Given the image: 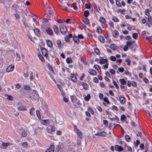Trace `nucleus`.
<instances>
[{
	"label": "nucleus",
	"mask_w": 152,
	"mask_h": 152,
	"mask_svg": "<svg viewBox=\"0 0 152 152\" xmlns=\"http://www.w3.org/2000/svg\"><path fill=\"white\" fill-rule=\"evenodd\" d=\"M88 110L89 112H91V114H93L94 113L93 110L91 107H88Z\"/></svg>",
	"instance_id": "nucleus-49"
},
{
	"label": "nucleus",
	"mask_w": 152,
	"mask_h": 152,
	"mask_svg": "<svg viewBox=\"0 0 152 152\" xmlns=\"http://www.w3.org/2000/svg\"><path fill=\"white\" fill-rule=\"evenodd\" d=\"M47 33L50 36L53 34V31L50 28H48L46 29Z\"/></svg>",
	"instance_id": "nucleus-13"
},
{
	"label": "nucleus",
	"mask_w": 152,
	"mask_h": 152,
	"mask_svg": "<svg viewBox=\"0 0 152 152\" xmlns=\"http://www.w3.org/2000/svg\"><path fill=\"white\" fill-rule=\"evenodd\" d=\"M6 96H7V99L9 100L12 101L13 100V97L11 96L8 95H5Z\"/></svg>",
	"instance_id": "nucleus-41"
},
{
	"label": "nucleus",
	"mask_w": 152,
	"mask_h": 152,
	"mask_svg": "<svg viewBox=\"0 0 152 152\" xmlns=\"http://www.w3.org/2000/svg\"><path fill=\"white\" fill-rule=\"evenodd\" d=\"M83 87V88L86 90L88 89L89 86L86 83H84L82 84Z\"/></svg>",
	"instance_id": "nucleus-25"
},
{
	"label": "nucleus",
	"mask_w": 152,
	"mask_h": 152,
	"mask_svg": "<svg viewBox=\"0 0 152 152\" xmlns=\"http://www.w3.org/2000/svg\"><path fill=\"white\" fill-rule=\"evenodd\" d=\"M35 110V108L33 107L30 110V114L31 115H34V111Z\"/></svg>",
	"instance_id": "nucleus-36"
},
{
	"label": "nucleus",
	"mask_w": 152,
	"mask_h": 152,
	"mask_svg": "<svg viewBox=\"0 0 152 152\" xmlns=\"http://www.w3.org/2000/svg\"><path fill=\"white\" fill-rule=\"evenodd\" d=\"M118 71L120 72H123L124 71V69L122 67H119L118 68Z\"/></svg>",
	"instance_id": "nucleus-51"
},
{
	"label": "nucleus",
	"mask_w": 152,
	"mask_h": 152,
	"mask_svg": "<svg viewBox=\"0 0 152 152\" xmlns=\"http://www.w3.org/2000/svg\"><path fill=\"white\" fill-rule=\"evenodd\" d=\"M107 60L106 59L102 58L99 60V62L101 64H104L107 62Z\"/></svg>",
	"instance_id": "nucleus-19"
},
{
	"label": "nucleus",
	"mask_w": 152,
	"mask_h": 152,
	"mask_svg": "<svg viewBox=\"0 0 152 152\" xmlns=\"http://www.w3.org/2000/svg\"><path fill=\"white\" fill-rule=\"evenodd\" d=\"M89 15V12L88 10H86L84 11V15L86 17H87Z\"/></svg>",
	"instance_id": "nucleus-39"
},
{
	"label": "nucleus",
	"mask_w": 152,
	"mask_h": 152,
	"mask_svg": "<svg viewBox=\"0 0 152 152\" xmlns=\"http://www.w3.org/2000/svg\"><path fill=\"white\" fill-rule=\"evenodd\" d=\"M66 61L68 64H69L72 63V61L71 58H67L66 59Z\"/></svg>",
	"instance_id": "nucleus-34"
},
{
	"label": "nucleus",
	"mask_w": 152,
	"mask_h": 152,
	"mask_svg": "<svg viewBox=\"0 0 152 152\" xmlns=\"http://www.w3.org/2000/svg\"><path fill=\"white\" fill-rule=\"evenodd\" d=\"M121 84L122 85H124L126 83V81L124 79L121 78L119 80Z\"/></svg>",
	"instance_id": "nucleus-27"
},
{
	"label": "nucleus",
	"mask_w": 152,
	"mask_h": 152,
	"mask_svg": "<svg viewBox=\"0 0 152 152\" xmlns=\"http://www.w3.org/2000/svg\"><path fill=\"white\" fill-rule=\"evenodd\" d=\"M112 20L114 21L115 22H117L118 21V19L115 17H113L112 18Z\"/></svg>",
	"instance_id": "nucleus-61"
},
{
	"label": "nucleus",
	"mask_w": 152,
	"mask_h": 152,
	"mask_svg": "<svg viewBox=\"0 0 152 152\" xmlns=\"http://www.w3.org/2000/svg\"><path fill=\"white\" fill-rule=\"evenodd\" d=\"M88 73L90 75H96L97 74L96 71L94 69H89Z\"/></svg>",
	"instance_id": "nucleus-12"
},
{
	"label": "nucleus",
	"mask_w": 152,
	"mask_h": 152,
	"mask_svg": "<svg viewBox=\"0 0 152 152\" xmlns=\"http://www.w3.org/2000/svg\"><path fill=\"white\" fill-rule=\"evenodd\" d=\"M109 64L108 63H106V64L103 65V68L105 70L108 68V65Z\"/></svg>",
	"instance_id": "nucleus-45"
},
{
	"label": "nucleus",
	"mask_w": 152,
	"mask_h": 152,
	"mask_svg": "<svg viewBox=\"0 0 152 152\" xmlns=\"http://www.w3.org/2000/svg\"><path fill=\"white\" fill-rule=\"evenodd\" d=\"M94 51L95 53L97 55L99 54L100 53L99 50L97 48H96L94 49Z\"/></svg>",
	"instance_id": "nucleus-47"
},
{
	"label": "nucleus",
	"mask_w": 152,
	"mask_h": 152,
	"mask_svg": "<svg viewBox=\"0 0 152 152\" xmlns=\"http://www.w3.org/2000/svg\"><path fill=\"white\" fill-rule=\"evenodd\" d=\"M132 37L135 39H136L138 37V34L136 33H134L133 34Z\"/></svg>",
	"instance_id": "nucleus-50"
},
{
	"label": "nucleus",
	"mask_w": 152,
	"mask_h": 152,
	"mask_svg": "<svg viewBox=\"0 0 152 152\" xmlns=\"http://www.w3.org/2000/svg\"><path fill=\"white\" fill-rule=\"evenodd\" d=\"M114 148L116 151H123L124 150L123 148L121 146L118 145H115L114 146Z\"/></svg>",
	"instance_id": "nucleus-6"
},
{
	"label": "nucleus",
	"mask_w": 152,
	"mask_h": 152,
	"mask_svg": "<svg viewBox=\"0 0 152 152\" xmlns=\"http://www.w3.org/2000/svg\"><path fill=\"white\" fill-rule=\"evenodd\" d=\"M53 29L54 32L57 34H58V28L56 25H54L53 26Z\"/></svg>",
	"instance_id": "nucleus-14"
},
{
	"label": "nucleus",
	"mask_w": 152,
	"mask_h": 152,
	"mask_svg": "<svg viewBox=\"0 0 152 152\" xmlns=\"http://www.w3.org/2000/svg\"><path fill=\"white\" fill-rule=\"evenodd\" d=\"M67 5L69 7L73 8L74 10H76L77 9V6L74 4H70L69 3H67Z\"/></svg>",
	"instance_id": "nucleus-15"
},
{
	"label": "nucleus",
	"mask_w": 152,
	"mask_h": 152,
	"mask_svg": "<svg viewBox=\"0 0 152 152\" xmlns=\"http://www.w3.org/2000/svg\"><path fill=\"white\" fill-rule=\"evenodd\" d=\"M24 88L26 90H30L31 89L30 86L28 85H25L24 86Z\"/></svg>",
	"instance_id": "nucleus-46"
},
{
	"label": "nucleus",
	"mask_w": 152,
	"mask_h": 152,
	"mask_svg": "<svg viewBox=\"0 0 152 152\" xmlns=\"http://www.w3.org/2000/svg\"><path fill=\"white\" fill-rule=\"evenodd\" d=\"M60 29L61 33L63 35L65 34L67 31L66 27L64 25H61L60 26Z\"/></svg>",
	"instance_id": "nucleus-1"
},
{
	"label": "nucleus",
	"mask_w": 152,
	"mask_h": 152,
	"mask_svg": "<svg viewBox=\"0 0 152 152\" xmlns=\"http://www.w3.org/2000/svg\"><path fill=\"white\" fill-rule=\"evenodd\" d=\"M94 68L97 70H99L100 69V67L97 65H95L94 66Z\"/></svg>",
	"instance_id": "nucleus-57"
},
{
	"label": "nucleus",
	"mask_w": 152,
	"mask_h": 152,
	"mask_svg": "<svg viewBox=\"0 0 152 152\" xmlns=\"http://www.w3.org/2000/svg\"><path fill=\"white\" fill-rule=\"evenodd\" d=\"M48 68H49V70L50 71H51L53 73H54V71L53 70V67H52V66L50 64H48Z\"/></svg>",
	"instance_id": "nucleus-33"
},
{
	"label": "nucleus",
	"mask_w": 152,
	"mask_h": 152,
	"mask_svg": "<svg viewBox=\"0 0 152 152\" xmlns=\"http://www.w3.org/2000/svg\"><path fill=\"white\" fill-rule=\"evenodd\" d=\"M126 116L124 115H122L121 116V121H126Z\"/></svg>",
	"instance_id": "nucleus-38"
},
{
	"label": "nucleus",
	"mask_w": 152,
	"mask_h": 152,
	"mask_svg": "<svg viewBox=\"0 0 152 152\" xmlns=\"http://www.w3.org/2000/svg\"><path fill=\"white\" fill-rule=\"evenodd\" d=\"M91 96L90 94H88L85 97L84 99L86 101H88L91 98Z\"/></svg>",
	"instance_id": "nucleus-31"
},
{
	"label": "nucleus",
	"mask_w": 152,
	"mask_h": 152,
	"mask_svg": "<svg viewBox=\"0 0 152 152\" xmlns=\"http://www.w3.org/2000/svg\"><path fill=\"white\" fill-rule=\"evenodd\" d=\"M110 73L112 75L115 74V71L113 69H111L110 70Z\"/></svg>",
	"instance_id": "nucleus-64"
},
{
	"label": "nucleus",
	"mask_w": 152,
	"mask_h": 152,
	"mask_svg": "<svg viewBox=\"0 0 152 152\" xmlns=\"http://www.w3.org/2000/svg\"><path fill=\"white\" fill-rule=\"evenodd\" d=\"M76 132L78 134V135L79 136V137H80V138H81L83 137L82 133L79 130H78Z\"/></svg>",
	"instance_id": "nucleus-32"
},
{
	"label": "nucleus",
	"mask_w": 152,
	"mask_h": 152,
	"mask_svg": "<svg viewBox=\"0 0 152 152\" xmlns=\"http://www.w3.org/2000/svg\"><path fill=\"white\" fill-rule=\"evenodd\" d=\"M119 100L120 103L122 104H125V97L122 95L119 96Z\"/></svg>",
	"instance_id": "nucleus-5"
},
{
	"label": "nucleus",
	"mask_w": 152,
	"mask_h": 152,
	"mask_svg": "<svg viewBox=\"0 0 152 152\" xmlns=\"http://www.w3.org/2000/svg\"><path fill=\"white\" fill-rule=\"evenodd\" d=\"M18 132L23 137H26L27 135V132L25 131V130L23 129H19L18 131Z\"/></svg>",
	"instance_id": "nucleus-3"
},
{
	"label": "nucleus",
	"mask_w": 152,
	"mask_h": 152,
	"mask_svg": "<svg viewBox=\"0 0 152 152\" xmlns=\"http://www.w3.org/2000/svg\"><path fill=\"white\" fill-rule=\"evenodd\" d=\"M108 118L111 121H118L119 119L116 116H115V117L114 118H110L109 116H108Z\"/></svg>",
	"instance_id": "nucleus-24"
},
{
	"label": "nucleus",
	"mask_w": 152,
	"mask_h": 152,
	"mask_svg": "<svg viewBox=\"0 0 152 152\" xmlns=\"http://www.w3.org/2000/svg\"><path fill=\"white\" fill-rule=\"evenodd\" d=\"M125 140L127 142H129L131 140L130 137L127 135H126L125 136Z\"/></svg>",
	"instance_id": "nucleus-37"
},
{
	"label": "nucleus",
	"mask_w": 152,
	"mask_h": 152,
	"mask_svg": "<svg viewBox=\"0 0 152 152\" xmlns=\"http://www.w3.org/2000/svg\"><path fill=\"white\" fill-rule=\"evenodd\" d=\"M127 29L129 31H131L132 29L134 30V27L128 26Z\"/></svg>",
	"instance_id": "nucleus-62"
},
{
	"label": "nucleus",
	"mask_w": 152,
	"mask_h": 152,
	"mask_svg": "<svg viewBox=\"0 0 152 152\" xmlns=\"http://www.w3.org/2000/svg\"><path fill=\"white\" fill-rule=\"evenodd\" d=\"M2 143L1 146V148L3 149H6V147L10 145V144L8 142H4L3 141L2 142Z\"/></svg>",
	"instance_id": "nucleus-7"
},
{
	"label": "nucleus",
	"mask_w": 152,
	"mask_h": 152,
	"mask_svg": "<svg viewBox=\"0 0 152 152\" xmlns=\"http://www.w3.org/2000/svg\"><path fill=\"white\" fill-rule=\"evenodd\" d=\"M71 97L72 102H75L76 101V97L73 96H71Z\"/></svg>",
	"instance_id": "nucleus-35"
},
{
	"label": "nucleus",
	"mask_w": 152,
	"mask_h": 152,
	"mask_svg": "<svg viewBox=\"0 0 152 152\" xmlns=\"http://www.w3.org/2000/svg\"><path fill=\"white\" fill-rule=\"evenodd\" d=\"M132 85L133 86L135 87H136L137 86V83L135 82L132 81Z\"/></svg>",
	"instance_id": "nucleus-55"
},
{
	"label": "nucleus",
	"mask_w": 152,
	"mask_h": 152,
	"mask_svg": "<svg viewBox=\"0 0 152 152\" xmlns=\"http://www.w3.org/2000/svg\"><path fill=\"white\" fill-rule=\"evenodd\" d=\"M110 59L112 61H115L116 60V58L115 56H111L110 57Z\"/></svg>",
	"instance_id": "nucleus-53"
},
{
	"label": "nucleus",
	"mask_w": 152,
	"mask_h": 152,
	"mask_svg": "<svg viewBox=\"0 0 152 152\" xmlns=\"http://www.w3.org/2000/svg\"><path fill=\"white\" fill-rule=\"evenodd\" d=\"M39 58L42 61V62H45V59L43 57V56L42 55H39Z\"/></svg>",
	"instance_id": "nucleus-44"
},
{
	"label": "nucleus",
	"mask_w": 152,
	"mask_h": 152,
	"mask_svg": "<svg viewBox=\"0 0 152 152\" xmlns=\"http://www.w3.org/2000/svg\"><path fill=\"white\" fill-rule=\"evenodd\" d=\"M148 20L149 22L151 23L152 21V17L150 15H148Z\"/></svg>",
	"instance_id": "nucleus-52"
},
{
	"label": "nucleus",
	"mask_w": 152,
	"mask_h": 152,
	"mask_svg": "<svg viewBox=\"0 0 152 152\" xmlns=\"http://www.w3.org/2000/svg\"><path fill=\"white\" fill-rule=\"evenodd\" d=\"M83 22L86 25H88L89 23V20L86 18H84L83 20Z\"/></svg>",
	"instance_id": "nucleus-20"
},
{
	"label": "nucleus",
	"mask_w": 152,
	"mask_h": 152,
	"mask_svg": "<svg viewBox=\"0 0 152 152\" xmlns=\"http://www.w3.org/2000/svg\"><path fill=\"white\" fill-rule=\"evenodd\" d=\"M14 66L13 65H10L6 69V71L7 72H10L12 71L14 69Z\"/></svg>",
	"instance_id": "nucleus-8"
},
{
	"label": "nucleus",
	"mask_w": 152,
	"mask_h": 152,
	"mask_svg": "<svg viewBox=\"0 0 152 152\" xmlns=\"http://www.w3.org/2000/svg\"><path fill=\"white\" fill-rule=\"evenodd\" d=\"M56 42L58 47L60 48L61 47V41L60 39H58L57 40Z\"/></svg>",
	"instance_id": "nucleus-42"
},
{
	"label": "nucleus",
	"mask_w": 152,
	"mask_h": 152,
	"mask_svg": "<svg viewBox=\"0 0 152 152\" xmlns=\"http://www.w3.org/2000/svg\"><path fill=\"white\" fill-rule=\"evenodd\" d=\"M134 42L135 41L132 42L129 41H127L126 42V46L128 47H130L132 45V43Z\"/></svg>",
	"instance_id": "nucleus-22"
},
{
	"label": "nucleus",
	"mask_w": 152,
	"mask_h": 152,
	"mask_svg": "<svg viewBox=\"0 0 152 152\" xmlns=\"http://www.w3.org/2000/svg\"><path fill=\"white\" fill-rule=\"evenodd\" d=\"M93 7L94 9L95 10H96V11H97L98 12H99V11L98 10L97 6L95 3H94L93 4Z\"/></svg>",
	"instance_id": "nucleus-56"
},
{
	"label": "nucleus",
	"mask_w": 152,
	"mask_h": 152,
	"mask_svg": "<svg viewBox=\"0 0 152 152\" xmlns=\"http://www.w3.org/2000/svg\"><path fill=\"white\" fill-rule=\"evenodd\" d=\"M47 44L48 46L50 48L53 46V44L52 42L49 39L46 40Z\"/></svg>",
	"instance_id": "nucleus-18"
},
{
	"label": "nucleus",
	"mask_w": 152,
	"mask_h": 152,
	"mask_svg": "<svg viewBox=\"0 0 152 152\" xmlns=\"http://www.w3.org/2000/svg\"><path fill=\"white\" fill-rule=\"evenodd\" d=\"M34 96L36 97V98L35 99L37 100H39V96L38 94L35 93V95H34Z\"/></svg>",
	"instance_id": "nucleus-59"
},
{
	"label": "nucleus",
	"mask_w": 152,
	"mask_h": 152,
	"mask_svg": "<svg viewBox=\"0 0 152 152\" xmlns=\"http://www.w3.org/2000/svg\"><path fill=\"white\" fill-rule=\"evenodd\" d=\"M99 20L101 23L104 24L106 23V20L103 17H100Z\"/></svg>",
	"instance_id": "nucleus-28"
},
{
	"label": "nucleus",
	"mask_w": 152,
	"mask_h": 152,
	"mask_svg": "<svg viewBox=\"0 0 152 152\" xmlns=\"http://www.w3.org/2000/svg\"><path fill=\"white\" fill-rule=\"evenodd\" d=\"M98 39L99 41L102 43H103L104 42V39L103 37L102 36H99L98 37Z\"/></svg>",
	"instance_id": "nucleus-30"
},
{
	"label": "nucleus",
	"mask_w": 152,
	"mask_h": 152,
	"mask_svg": "<svg viewBox=\"0 0 152 152\" xmlns=\"http://www.w3.org/2000/svg\"><path fill=\"white\" fill-rule=\"evenodd\" d=\"M113 36L115 38H116L118 36V32L117 30H115L114 33L113 34Z\"/></svg>",
	"instance_id": "nucleus-23"
},
{
	"label": "nucleus",
	"mask_w": 152,
	"mask_h": 152,
	"mask_svg": "<svg viewBox=\"0 0 152 152\" xmlns=\"http://www.w3.org/2000/svg\"><path fill=\"white\" fill-rule=\"evenodd\" d=\"M113 83L114 85L115 86V88L117 89H118L119 88V87L118 85L117 84L116 82L115 81H113Z\"/></svg>",
	"instance_id": "nucleus-54"
},
{
	"label": "nucleus",
	"mask_w": 152,
	"mask_h": 152,
	"mask_svg": "<svg viewBox=\"0 0 152 152\" xmlns=\"http://www.w3.org/2000/svg\"><path fill=\"white\" fill-rule=\"evenodd\" d=\"M18 109L20 111L27 110V109L25 108V107L23 106H19L18 107Z\"/></svg>",
	"instance_id": "nucleus-26"
},
{
	"label": "nucleus",
	"mask_w": 152,
	"mask_h": 152,
	"mask_svg": "<svg viewBox=\"0 0 152 152\" xmlns=\"http://www.w3.org/2000/svg\"><path fill=\"white\" fill-rule=\"evenodd\" d=\"M55 130V128L52 125H49L47 128L46 131L48 133H51L52 132H54Z\"/></svg>",
	"instance_id": "nucleus-2"
},
{
	"label": "nucleus",
	"mask_w": 152,
	"mask_h": 152,
	"mask_svg": "<svg viewBox=\"0 0 152 152\" xmlns=\"http://www.w3.org/2000/svg\"><path fill=\"white\" fill-rule=\"evenodd\" d=\"M70 77L71 80L74 83L76 82L77 81V78L76 75L74 74H71Z\"/></svg>",
	"instance_id": "nucleus-4"
},
{
	"label": "nucleus",
	"mask_w": 152,
	"mask_h": 152,
	"mask_svg": "<svg viewBox=\"0 0 152 152\" xmlns=\"http://www.w3.org/2000/svg\"><path fill=\"white\" fill-rule=\"evenodd\" d=\"M116 5L118 7H121V5L120 4V2H119V1H118V0L116 1Z\"/></svg>",
	"instance_id": "nucleus-58"
},
{
	"label": "nucleus",
	"mask_w": 152,
	"mask_h": 152,
	"mask_svg": "<svg viewBox=\"0 0 152 152\" xmlns=\"http://www.w3.org/2000/svg\"><path fill=\"white\" fill-rule=\"evenodd\" d=\"M103 101L105 102H106L107 104H110V102L107 99V97H105L103 99Z\"/></svg>",
	"instance_id": "nucleus-43"
},
{
	"label": "nucleus",
	"mask_w": 152,
	"mask_h": 152,
	"mask_svg": "<svg viewBox=\"0 0 152 152\" xmlns=\"http://www.w3.org/2000/svg\"><path fill=\"white\" fill-rule=\"evenodd\" d=\"M36 114L38 118L39 119H40L41 118V115L40 113V112L39 110H38L36 111Z\"/></svg>",
	"instance_id": "nucleus-40"
},
{
	"label": "nucleus",
	"mask_w": 152,
	"mask_h": 152,
	"mask_svg": "<svg viewBox=\"0 0 152 152\" xmlns=\"http://www.w3.org/2000/svg\"><path fill=\"white\" fill-rule=\"evenodd\" d=\"M64 39L66 42H69V37L68 36H65Z\"/></svg>",
	"instance_id": "nucleus-63"
},
{
	"label": "nucleus",
	"mask_w": 152,
	"mask_h": 152,
	"mask_svg": "<svg viewBox=\"0 0 152 152\" xmlns=\"http://www.w3.org/2000/svg\"><path fill=\"white\" fill-rule=\"evenodd\" d=\"M106 133L104 131L101 132H97L95 135L97 136H100L102 137L106 136Z\"/></svg>",
	"instance_id": "nucleus-9"
},
{
	"label": "nucleus",
	"mask_w": 152,
	"mask_h": 152,
	"mask_svg": "<svg viewBox=\"0 0 152 152\" xmlns=\"http://www.w3.org/2000/svg\"><path fill=\"white\" fill-rule=\"evenodd\" d=\"M34 32L35 35H37L38 36H39L40 35V34L39 31L37 28H35L34 30Z\"/></svg>",
	"instance_id": "nucleus-21"
},
{
	"label": "nucleus",
	"mask_w": 152,
	"mask_h": 152,
	"mask_svg": "<svg viewBox=\"0 0 152 152\" xmlns=\"http://www.w3.org/2000/svg\"><path fill=\"white\" fill-rule=\"evenodd\" d=\"M97 32L99 34L102 32V30L101 28L99 27H98L97 28Z\"/></svg>",
	"instance_id": "nucleus-48"
},
{
	"label": "nucleus",
	"mask_w": 152,
	"mask_h": 152,
	"mask_svg": "<svg viewBox=\"0 0 152 152\" xmlns=\"http://www.w3.org/2000/svg\"><path fill=\"white\" fill-rule=\"evenodd\" d=\"M42 55L47 57L48 55V53L47 50L45 48H42Z\"/></svg>",
	"instance_id": "nucleus-10"
},
{
	"label": "nucleus",
	"mask_w": 152,
	"mask_h": 152,
	"mask_svg": "<svg viewBox=\"0 0 152 152\" xmlns=\"http://www.w3.org/2000/svg\"><path fill=\"white\" fill-rule=\"evenodd\" d=\"M116 46L115 44H111L110 46V48L113 50H115L116 49Z\"/></svg>",
	"instance_id": "nucleus-29"
},
{
	"label": "nucleus",
	"mask_w": 152,
	"mask_h": 152,
	"mask_svg": "<svg viewBox=\"0 0 152 152\" xmlns=\"http://www.w3.org/2000/svg\"><path fill=\"white\" fill-rule=\"evenodd\" d=\"M73 39L75 42L77 44H78L80 42V40L77 36H73Z\"/></svg>",
	"instance_id": "nucleus-16"
},
{
	"label": "nucleus",
	"mask_w": 152,
	"mask_h": 152,
	"mask_svg": "<svg viewBox=\"0 0 152 152\" xmlns=\"http://www.w3.org/2000/svg\"><path fill=\"white\" fill-rule=\"evenodd\" d=\"M126 61L127 62V65H129L130 64V60L129 58H127L126 59Z\"/></svg>",
	"instance_id": "nucleus-60"
},
{
	"label": "nucleus",
	"mask_w": 152,
	"mask_h": 152,
	"mask_svg": "<svg viewBox=\"0 0 152 152\" xmlns=\"http://www.w3.org/2000/svg\"><path fill=\"white\" fill-rule=\"evenodd\" d=\"M54 145H52L50 147L49 149H47L45 152H54Z\"/></svg>",
	"instance_id": "nucleus-11"
},
{
	"label": "nucleus",
	"mask_w": 152,
	"mask_h": 152,
	"mask_svg": "<svg viewBox=\"0 0 152 152\" xmlns=\"http://www.w3.org/2000/svg\"><path fill=\"white\" fill-rule=\"evenodd\" d=\"M41 123L44 125H47L49 123V120L48 119L42 120L41 121Z\"/></svg>",
	"instance_id": "nucleus-17"
}]
</instances>
